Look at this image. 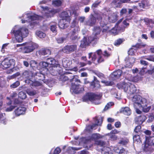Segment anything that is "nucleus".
<instances>
[{
  "label": "nucleus",
  "mask_w": 154,
  "mask_h": 154,
  "mask_svg": "<svg viewBox=\"0 0 154 154\" xmlns=\"http://www.w3.org/2000/svg\"><path fill=\"white\" fill-rule=\"evenodd\" d=\"M41 7L43 9L42 13L43 15L42 17L39 16L35 14L28 13L23 14L21 17H20V18H23L21 20L22 23H25L26 22H31L33 20L40 19L42 17L44 19L49 18L53 17L54 14L57 12L56 10L49 8L47 6L44 7L41 6Z\"/></svg>",
  "instance_id": "f257e3e1"
},
{
  "label": "nucleus",
  "mask_w": 154,
  "mask_h": 154,
  "mask_svg": "<svg viewBox=\"0 0 154 154\" xmlns=\"http://www.w3.org/2000/svg\"><path fill=\"white\" fill-rule=\"evenodd\" d=\"M11 32L14 34L16 41L20 42L22 41L23 38L27 36L28 30L25 28H19L18 26H16L12 30Z\"/></svg>",
  "instance_id": "f03ea898"
},
{
  "label": "nucleus",
  "mask_w": 154,
  "mask_h": 154,
  "mask_svg": "<svg viewBox=\"0 0 154 154\" xmlns=\"http://www.w3.org/2000/svg\"><path fill=\"white\" fill-rule=\"evenodd\" d=\"M15 48L18 52H22L25 53L31 52L35 49V47L32 43L17 44L15 46Z\"/></svg>",
  "instance_id": "7ed1b4c3"
},
{
  "label": "nucleus",
  "mask_w": 154,
  "mask_h": 154,
  "mask_svg": "<svg viewBox=\"0 0 154 154\" xmlns=\"http://www.w3.org/2000/svg\"><path fill=\"white\" fill-rule=\"evenodd\" d=\"M72 79H69L72 82L71 91L75 94L79 93L84 90V88L80 85L77 84V82H80V81L73 75L72 76Z\"/></svg>",
  "instance_id": "20e7f679"
},
{
  "label": "nucleus",
  "mask_w": 154,
  "mask_h": 154,
  "mask_svg": "<svg viewBox=\"0 0 154 154\" xmlns=\"http://www.w3.org/2000/svg\"><path fill=\"white\" fill-rule=\"evenodd\" d=\"M153 146H154V136L146 137L144 150L147 153H150L152 151Z\"/></svg>",
  "instance_id": "39448f33"
},
{
  "label": "nucleus",
  "mask_w": 154,
  "mask_h": 154,
  "mask_svg": "<svg viewBox=\"0 0 154 154\" xmlns=\"http://www.w3.org/2000/svg\"><path fill=\"white\" fill-rule=\"evenodd\" d=\"M100 97L99 96L92 93H87L83 97L84 101H87L89 100L94 103L96 104H98L100 103Z\"/></svg>",
  "instance_id": "423d86ee"
},
{
  "label": "nucleus",
  "mask_w": 154,
  "mask_h": 154,
  "mask_svg": "<svg viewBox=\"0 0 154 154\" xmlns=\"http://www.w3.org/2000/svg\"><path fill=\"white\" fill-rule=\"evenodd\" d=\"M123 86L125 91L130 94L136 93L137 91L135 85L130 82H127Z\"/></svg>",
  "instance_id": "0eeeda50"
},
{
  "label": "nucleus",
  "mask_w": 154,
  "mask_h": 154,
  "mask_svg": "<svg viewBox=\"0 0 154 154\" xmlns=\"http://www.w3.org/2000/svg\"><path fill=\"white\" fill-rule=\"evenodd\" d=\"M103 136L98 133H94L90 137V140H94L95 143L97 145L101 146H104L105 145V142L101 140H98L99 139L102 138Z\"/></svg>",
  "instance_id": "6e6552de"
},
{
  "label": "nucleus",
  "mask_w": 154,
  "mask_h": 154,
  "mask_svg": "<svg viewBox=\"0 0 154 154\" xmlns=\"http://www.w3.org/2000/svg\"><path fill=\"white\" fill-rule=\"evenodd\" d=\"M138 107L140 108L141 107L144 112H149L151 109V106H149L146 107L147 105V102L146 99L141 97Z\"/></svg>",
  "instance_id": "1a4fd4ad"
},
{
  "label": "nucleus",
  "mask_w": 154,
  "mask_h": 154,
  "mask_svg": "<svg viewBox=\"0 0 154 154\" xmlns=\"http://www.w3.org/2000/svg\"><path fill=\"white\" fill-rule=\"evenodd\" d=\"M15 60L13 59H5L1 63V67L3 69L9 67L11 65H14Z\"/></svg>",
  "instance_id": "9d476101"
},
{
  "label": "nucleus",
  "mask_w": 154,
  "mask_h": 154,
  "mask_svg": "<svg viewBox=\"0 0 154 154\" xmlns=\"http://www.w3.org/2000/svg\"><path fill=\"white\" fill-rule=\"evenodd\" d=\"M97 54L98 55V58L97 61V62L100 63L104 61V59L103 56L108 57L110 55V53H108L107 51H105L102 54V51L100 49L97 50L96 51Z\"/></svg>",
  "instance_id": "9b49d317"
},
{
  "label": "nucleus",
  "mask_w": 154,
  "mask_h": 154,
  "mask_svg": "<svg viewBox=\"0 0 154 154\" xmlns=\"http://www.w3.org/2000/svg\"><path fill=\"white\" fill-rule=\"evenodd\" d=\"M71 15V11L68 10L67 11H63L60 14V17L62 18V19H64L65 21H70L71 17L70 16Z\"/></svg>",
  "instance_id": "f8f14e48"
},
{
  "label": "nucleus",
  "mask_w": 154,
  "mask_h": 154,
  "mask_svg": "<svg viewBox=\"0 0 154 154\" xmlns=\"http://www.w3.org/2000/svg\"><path fill=\"white\" fill-rule=\"evenodd\" d=\"M117 14L116 13L110 12L108 16H106L105 19L106 20H108L110 22H115L117 20Z\"/></svg>",
  "instance_id": "ddd939ff"
},
{
  "label": "nucleus",
  "mask_w": 154,
  "mask_h": 154,
  "mask_svg": "<svg viewBox=\"0 0 154 154\" xmlns=\"http://www.w3.org/2000/svg\"><path fill=\"white\" fill-rule=\"evenodd\" d=\"M76 48V46L75 45H67L63 48L62 51L64 53L69 54L75 50Z\"/></svg>",
  "instance_id": "4468645a"
},
{
  "label": "nucleus",
  "mask_w": 154,
  "mask_h": 154,
  "mask_svg": "<svg viewBox=\"0 0 154 154\" xmlns=\"http://www.w3.org/2000/svg\"><path fill=\"white\" fill-rule=\"evenodd\" d=\"M96 21V17H94L93 15H91L88 20L84 23V24L90 26H93L95 24Z\"/></svg>",
  "instance_id": "2eb2a0df"
},
{
  "label": "nucleus",
  "mask_w": 154,
  "mask_h": 154,
  "mask_svg": "<svg viewBox=\"0 0 154 154\" xmlns=\"http://www.w3.org/2000/svg\"><path fill=\"white\" fill-rule=\"evenodd\" d=\"M125 61L126 62V66L131 68L133 64L135 61V60L133 57L129 58L128 57H127L125 58Z\"/></svg>",
  "instance_id": "dca6fc26"
},
{
  "label": "nucleus",
  "mask_w": 154,
  "mask_h": 154,
  "mask_svg": "<svg viewBox=\"0 0 154 154\" xmlns=\"http://www.w3.org/2000/svg\"><path fill=\"white\" fill-rule=\"evenodd\" d=\"M141 97L140 96L137 95H134L133 97L132 100L134 103V107H138Z\"/></svg>",
  "instance_id": "f3484780"
},
{
  "label": "nucleus",
  "mask_w": 154,
  "mask_h": 154,
  "mask_svg": "<svg viewBox=\"0 0 154 154\" xmlns=\"http://www.w3.org/2000/svg\"><path fill=\"white\" fill-rule=\"evenodd\" d=\"M69 22L65 21L64 19H61L59 23V26L60 29H64L69 26Z\"/></svg>",
  "instance_id": "a211bd4d"
},
{
  "label": "nucleus",
  "mask_w": 154,
  "mask_h": 154,
  "mask_svg": "<svg viewBox=\"0 0 154 154\" xmlns=\"http://www.w3.org/2000/svg\"><path fill=\"white\" fill-rule=\"evenodd\" d=\"M94 121L95 124L92 125L91 126H89L87 128V130H89L88 129V128H90L92 129L97 125H100L102 122V119L100 118L99 119L95 118Z\"/></svg>",
  "instance_id": "6ab92c4d"
},
{
  "label": "nucleus",
  "mask_w": 154,
  "mask_h": 154,
  "mask_svg": "<svg viewBox=\"0 0 154 154\" xmlns=\"http://www.w3.org/2000/svg\"><path fill=\"white\" fill-rule=\"evenodd\" d=\"M122 71L119 69L114 71L111 75V77L113 79L119 78L121 76Z\"/></svg>",
  "instance_id": "aec40b11"
},
{
  "label": "nucleus",
  "mask_w": 154,
  "mask_h": 154,
  "mask_svg": "<svg viewBox=\"0 0 154 154\" xmlns=\"http://www.w3.org/2000/svg\"><path fill=\"white\" fill-rule=\"evenodd\" d=\"M26 110L25 108L20 106L17 108L15 110V112L16 115L18 116L24 114Z\"/></svg>",
  "instance_id": "412c9836"
},
{
  "label": "nucleus",
  "mask_w": 154,
  "mask_h": 154,
  "mask_svg": "<svg viewBox=\"0 0 154 154\" xmlns=\"http://www.w3.org/2000/svg\"><path fill=\"white\" fill-rule=\"evenodd\" d=\"M120 112L125 115L127 116L130 115L131 113V110L130 109V108L128 107L121 108L120 110Z\"/></svg>",
  "instance_id": "4be33fe9"
},
{
  "label": "nucleus",
  "mask_w": 154,
  "mask_h": 154,
  "mask_svg": "<svg viewBox=\"0 0 154 154\" xmlns=\"http://www.w3.org/2000/svg\"><path fill=\"white\" fill-rule=\"evenodd\" d=\"M93 54V53L92 52L90 53L89 54V56H88V58L90 59V58H91V61H88V64L89 65H91V63L92 62L93 63H94L97 64V63L96 62L95 60H96V56L95 55V54H93V56L92 57V55Z\"/></svg>",
  "instance_id": "5701e85b"
},
{
  "label": "nucleus",
  "mask_w": 154,
  "mask_h": 154,
  "mask_svg": "<svg viewBox=\"0 0 154 154\" xmlns=\"http://www.w3.org/2000/svg\"><path fill=\"white\" fill-rule=\"evenodd\" d=\"M89 45V43L88 42V41L87 40V38L84 37L81 41L80 46L82 48H84L85 46L88 45Z\"/></svg>",
  "instance_id": "b1692460"
},
{
  "label": "nucleus",
  "mask_w": 154,
  "mask_h": 154,
  "mask_svg": "<svg viewBox=\"0 0 154 154\" xmlns=\"http://www.w3.org/2000/svg\"><path fill=\"white\" fill-rule=\"evenodd\" d=\"M40 53L42 55H46L50 54L51 52L50 50L46 49H42L40 51Z\"/></svg>",
  "instance_id": "393cba45"
},
{
  "label": "nucleus",
  "mask_w": 154,
  "mask_h": 154,
  "mask_svg": "<svg viewBox=\"0 0 154 154\" xmlns=\"http://www.w3.org/2000/svg\"><path fill=\"white\" fill-rule=\"evenodd\" d=\"M101 31V29L99 27H94L93 29V35L97 36L100 34Z\"/></svg>",
  "instance_id": "a878e982"
},
{
  "label": "nucleus",
  "mask_w": 154,
  "mask_h": 154,
  "mask_svg": "<svg viewBox=\"0 0 154 154\" xmlns=\"http://www.w3.org/2000/svg\"><path fill=\"white\" fill-rule=\"evenodd\" d=\"M122 3L120 0H114L112 3V5L116 7L120 6Z\"/></svg>",
  "instance_id": "bb28decb"
},
{
  "label": "nucleus",
  "mask_w": 154,
  "mask_h": 154,
  "mask_svg": "<svg viewBox=\"0 0 154 154\" xmlns=\"http://www.w3.org/2000/svg\"><path fill=\"white\" fill-rule=\"evenodd\" d=\"M37 79L38 80L43 81L45 78V75L41 72H36L35 74Z\"/></svg>",
  "instance_id": "cd10ccee"
},
{
  "label": "nucleus",
  "mask_w": 154,
  "mask_h": 154,
  "mask_svg": "<svg viewBox=\"0 0 154 154\" xmlns=\"http://www.w3.org/2000/svg\"><path fill=\"white\" fill-rule=\"evenodd\" d=\"M134 142L135 143L137 144L141 143V141L140 139V137L139 135H135L133 137Z\"/></svg>",
  "instance_id": "c85d7f7f"
},
{
  "label": "nucleus",
  "mask_w": 154,
  "mask_h": 154,
  "mask_svg": "<svg viewBox=\"0 0 154 154\" xmlns=\"http://www.w3.org/2000/svg\"><path fill=\"white\" fill-rule=\"evenodd\" d=\"M149 5V2L146 0H143L141 3H139V5L141 8H145L147 6Z\"/></svg>",
  "instance_id": "c756f323"
},
{
  "label": "nucleus",
  "mask_w": 154,
  "mask_h": 154,
  "mask_svg": "<svg viewBox=\"0 0 154 154\" xmlns=\"http://www.w3.org/2000/svg\"><path fill=\"white\" fill-rule=\"evenodd\" d=\"M23 75L27 78L30 79L32 76V72L30 71H25L23 72Z\"/></svg>",
  "instance_id": "7c9ffc66"
},
{
  "label": "nucleus",
  "mask_w": 154,
  "mask_h": 154,
  "mask_svg": "<svg viewBox=\"0 0 154 154\" xmlns=\"http://www.w3.org/2000/svg\"><path fill=\"white\" fill-rule=\"evenodd\" d=\"M92 35V36H90L88 38V41L89 44L93 41H96L99 38V36H98L94 35L93 34Z\"/></svg>",
  "instance_id": "2f4dec72"
},
{
  "label": "nucleus",
  "mask_w": 154,
  "mask_h": 154,
  "mask_svg": "<svg viewBox=\"0 0 154 154\" xmlns=\"http://www.w3.org/2000/svg\"><path fill=\"white\" fill-rule=\"evenodd\" d=\"M110 150V149L109 147H104L102 150V154H113L111 152L109 153Z\"/></svg>",
  "instance_id": "473e14b6"
},
{
  "label": "nucleus",
  "mask_w": 154,
  "mask_h": 154,
  "mask_svg": "<svg viewBox=\"0 0 154 154\" xmlns=\"http://www.w3.org/2000/svg\"><path fill=\"white\" fill-rule=\"evenodd\" d=\"M26 91V93L29 96H34L35 95L36 93V91L34 90H32L30 89H27Z\"/></svg>",
  "instance_id": "72a5a7b5"
},
{
  "label": "nucleus",
  "mask_w": 154,
  "mask_h": 154,
  "mask_svg": "<svg viewBox=\"0 0 154 154\" xmlns=\"http://www.w3.org/2000/svg\"><path fill=\"white\" fill-rule=\"evenodd\" d=\"M114 150L116 152L118 153L119 154H126L125 150L123 148L119 150L118 148L115 147Z\"/></svg>",
  "instance_id": "f704fd0d"
},
{
  "label": "nucleus",
  "mask_w": 154,
  "mask_h": 154,
  "mask_svg": "<svg viewBox=\"0 0 154 154\" xmlns=\"http://www.w3.org/2000/svg\"><path fill=\"white\" fill-rule=\"evenodd\" d=\"M57 23H55L50 24V29L53 32L55 33L57 32Z\"/></svg>",
  "instance_id": "c9c22d12"
},
{
  "label": "nucleus",
  "mask_w": 154,
  "mask_h": 154,
  "mask_svg": "<svg viewBox=\"0 0 154 154\" xmlns=\"http://www.w3.org/2000/svg\"><path fill=\"white\" fill-rule=\"evenodd\" d=\"M146 119V116L144 115H141L138 117V121L139 124H142Z\"/></svg>",
  "instance_id": "e433bc0d"
},
{
  "label": "nucleus",
  "mask_w": 154,
  "mask_h": 154,
  "mask_svg": "<svg viewBox=\"0 0 154 154\" xmlns=\"http://www.w3.org/2000/svg\"><path fill=\"white\" fill-rule=\"evenodd\" d=\"M108 135L109 136L110 139L112 140H117V137L114 134H112L111 133H108L105 135V136Z\"/></svg>",
  "instance_id": "4c0bfd02"
},
{
  "label": "nucleus",
  "mask_w": 154,
  "mask_h": 154,
  "mask_svg": "<svg viewBox=\"0 0 154 154\" xmlns=\"http://www.w3.org/2000/svg\"><path fill=\"white\" fill-rule=\"evenodd\" d=\"M36 35L40 38H43L46 36V34L41 31H37L36 32Z\"/></svg>",
  "instance_id": "58836bf2"
},
{
  "label": "nucleus",
  "mask_w": 154,
  "mask_h": 154,
  "mask_svg": "<svg viewBox=\"0 0 154 154\" xmlns=\"http://www.w3.org/2000/svg\"><path fill=\"white\" fill-rule=\"evenodd\" d=\"M42 85V84L38 81H36L33 82L32 86L35 87L36 88H40Z\"/></svg>",
  "instance_id": "ea45409f"
},
{
  "label": "nucleus",
  "mask_w": 154,
  "mask_h": 154,
  "mask_svg": "<svg viewBox=\"0 0 154 154\" xmlns=\"http://www.w3.org/2000/svg\"><path fill=\"white\" fill-rule=\"evenodd\" d=\"M18 97L21 99H24L26 97V94L23 92L20 91L18 94Z\"/></svg>",
  "instance_id": "a19ab883"
},
{
  "label": "nucleus",
  "mask_w": 154,
  "mask_h": 154,
  "mask_svg": "<svg viewBox=\"0 0 154 154\" xmlns=\"http://www.w3.org/2000/svg\"><path fill=\"white\" fill-rule=\"evenodd\" d=\"M46 61L48 65H53L55 63V60L53 58H50L47 59Z\"/></svg>",
  "instance_id": "79ce46f5"
},
{
  "label": "nucleus",
  "mask_w": 154,
  "mask_h": 154,
  "mask_svg": "<svg viewBox=\"0 0 154 154\" xmlns=\"http://www.w3.org/2000/svg\"><path fill=\"white\" fill-rule=\"evenodd\" d=\"M61 4V2L60 0H56L52 2V4L56 6H59Z\"/></svg>",
  "instance_id": "37998d69"
},
{
  "label": "nucleus",
  "mask_w": 154,
  "mask_h": 154,
  "mask_svg": "<svg viewBox=\"0 0 154 154\" xmlns=\"http://www.w3.org/2000/svg\"><path fill=\"white\" fill-rule=\"evenodd\" d=\"M97 19H100L101 20V21L100 23V27H104V26H106V22L103 21V20H102L103 18L102 17V16H100V17H97Z\"/></svg>",
  "instance_id": "c03bdc74"
},
{
  "label": "nucleus",
  "mask_w": 154,
  "mask_h": 154,
  "mask_svg": "<svg viewBox=\"0 0 154 154\" xmlns=\"http://www.w3.org/2000/svg\"><path fill=\"white\" fill-rule=\"evenodd\" d=\"M101 82L106 86H111L113 84V82H112L107 81L105 80L101 81Z\"/></svg>",
  "instance_id": "a18cd8bd"
},
{
  "label": "nucleus",
  "mask_w": 154,
  "mask_h": 154,
  "mask_svg": "<svg viewBox=\"0 0 154 154\" xmlns=\"http://www.w3.org/2000/svg\"><path fill=\"white\" fill-rule=\"evenodd\" d=\"M20 84V83L19 82L17 81L15 82L11 85H10V87L11 88H15L19 86Z\"/></svg>",
  "instance_id": "49530a36"
},
{
  "label": "nucleus",
  "mask_w": 154,
  "mask_h": 154,
  "mask_svg": "<svg viewBox=\"0 0 154 154\" xmlns=\"http://www.w3.org/2000/svg\"><path fill=\"white\" fill-rule=\"evenodd\" d=\"M79 31L80 28L79 26L75 27L74 29L72 30V34L75 35Z\"/></svg>",
  "instance_id": "de8ad7c7"
},
{
  "label": "nucleus",
  "mask_w": 154,
  "mask_h": 154,
  "mask_svg": "<svg viewBox=\"0 0 154 154\" xmlns=\"http://www.w3.org/2000/svg\"><path fill=\"white\" fill-rule=\"evenodd\" d=\"M39 65L43 68H46L48 66V64L47 61L41 62L39 63Z\"/></svg>",
  "instance_id": "09e8293b"
},
{
  "label": "nucleus",
  "mask_w": 154,
  "mask_h": 154,
  "mask_svg": "<svg viewBox=\"0 0 154 154\" xmlns=\"http://www.w3.org/2000/svg\"><path fill=\"white\" fill-rule=\"evenodd\" d=\"M111 32L114 34H117L119 32L117 26L116 25L115 27L112 28L111 30Z\"/></svg>",
  "instance_id": "8fccbe9b"
},
{
  "label": "nucleus",
  "mask_w": 154,
  "mask_h": 154,
  "mask_svg": "<svg viewBox=\"0 0 154 154\" xmlns=\"http://www.w3.org/2000/svg\"><path fill=\"white\" fill-rule=\"evenodd\" d=\"M65 40V38L63 37L58 38H56L57 42L58 43H63Z\"/></svg>",
  "instance_id": "3c124183"
},
{
  "label": "nucleus",
  "mask_w": 154,
  "mask_h": 154,
  "mask_svg": "<svg viewBox=\"0 0 154 154\" xmlns=\"http://www.w3.org/2000/svg\"><path fill=\"white\" fill-rule=\"evenodd\" d=\"M37 63L34 60H32L30 61V65L31 67H35L37 66Z\"/></svg>",
  "instance_id": "603ef678"
},
{
  "label": "nucleus",
  "mask_w": 154,
  "mask_h": 154,
  "mask_svg": "<svg viewBox=\"0 0 154 154\" xmlns=\"http://www.w3.org/2000/svg\"><path fill=\"white\" fill-rule=\"evenodd\" d=\"M146 45H141L139 43H137L135 45L132 46L134 47H136L137 48H140L142 47H144Z\"/></svg>",
  "instance_id": "864d4df0"
},
{
  "label": "nucleus",
  "mask_w": 154,
  "mask_h": 154,
  "mask_svg": "<svg viewBox=\"0 0 154 154\" xmlns=\"http://www.w3.org/2000/svg\"><path fill=\"white\" fill-rule=\"evenodd\" d=\"M113 105V103L112 102L108 103L105 106L104 110H107L111 106H112Z\"/></svg>",
  "instance_id": "5fc2aeb1"
},
{
  "label": "nucleus",
  "mask_w": 154,
  "mask_h": 154,
  "mask_svg": "<svg viewBox=\"0 0 154 154\" xmlns=\"http://www.w3.org/2000/svg\"><path fill=\"white\" fill-rule=\"evenodd\" d=\"M141 131V126L140 125H138L136 126L134 130L135 132L137 133L140 132Z\"/></svg>",
  "instance_id": "6e6d98bb"
},
{
  "label": "nucleus",
  "mask_w": 154,
  "mask_h": 154,
  "mask_svg": "<svg viewBox=\"0 0 154 154\" xmlns=\"http://www.w3.org/2000/svg\"><path fill=\"white\" fill-rule=\"evenodd\" d=\"M28 79H26L25 81V82L26 84L30 85L31 86H32L33 82L30 80L29 78H27Z\"/></svg>",
  "instance_id": "4d7b16f0"
},
{
  "label": "nucleus",
  "mask_w": 154,
  "mask_h": 154,
  "mask_svg": "<svg viewBox=\"0 0 154 154\" xmlns=\"http://www.w3.org/2000/svg\"><path fill=\"white\" fill-rule=\"evenodd\" d=\"M122 40L121 39H119L116 41L114 43L115 45L118 46L121 44L122 42Z\"/></svg>",
  "instance_id": "13d9d810"
},
{
  "label": "nucleus",
  "mask_w": 154,
  "mask_h": 154,
  "mask_svg": "<svg viewBox=\"0 0 154 154\" xmlns=\"http://www.w3.org/2000/svg\"><path fill=\"white\" fill-rule=\"evenodd\" d=\"M116 25L119 32L120 31L123 32L125 30V27H124L123 26L120 27L117 24H116Z\"/></svg>",
  "instance_id": "bf43d9fd"
},
{
  "label": "nucleus",
  "mask_w": 154,
  "mask_h": 154,
  "mask_svg": "<svg viewBox=\"0 0 154 154\" xmlns=\"http://www.w3.org/2000/svg\"><path fill=\"white\" fill-rule=\"evenodd\" d=\"M85 17L84 16H81L79 17L78 20L80 22V23H84L85 22H84L85 20Z\"/></svg>",
  "instance_id": "052dcab7"
},
{
  "label": "nucleus",
  "mask_w": 154,
  "mask_h": 154,
  "mask_svg": "<svg viewBox=\"0 0 154 154\" xmlns=\"http://www.w3.org/2000/svg\"><path fill=\"white\" fill-rule=\"evenodd\" d=\"M15 106H11L9 107H7L6 109V111L7 112H10L12 111L15 108Z\"/></svg>",
  "instance_id": "680f3d73"
},
{
  "label": "nucleus",
  "mask_w": 154,
  "mask_h": 154,
  "mask_svg": "<svg viewBox=\"0 0 154 154\" xmlns=\"http://www.w3.org/2000/svg\"><path fill=\"white\" fill-rule=\"evenodd\" d=\"M61 81L63 82H65L69 80V77L66 76H62L60 78Z\"/></svg>",
  "instance_id": "e2e57ef3"
},
{
  "label": "nucleus",
  "mask_w": 154,
  "mask_h": 154,
  "mask_svg": "<svg viewBox=\"0 0 154 154\" xmlns=\"http://www.w3.org/2000/svg\"><path fill=\"white\" fill-rule=\"evenodd\" d=\"M127 82H123L122 84L121 83L120 84H118L117 85V86L118 88L120 89L121 88H123L124 89V87L123 86V85H125V84H126Z\"/></svg>",
  "instance_id": "0e129e2a"
},
{
  "label": "nucleus",
  "mask_w": 154,
  "mask_h": 154,
  "mask_svg": "<svg viewBox=\"0 0 154 154\" xmlns=\"http://www.w3.org/2000/svg\"><path fill=\"white\" fill-rule=\"evenodd\" d=\"M128 140H122L119 142L120 144H122L123 145H126L128 142Z\"/></svg>",
  "instance_id": "69168bd1"
},
{
  "label": "nucleus",
  "mask_w": 154,
  "mask_h": 154,
  "mask_svg": "<svg viewBox=\"0 0 154 154\" xmlns=\"http://www.w3.org/2000/svg\"><path fill=\"white\" fill-rule=\"evenodd\" d=\"M96 74L100 78L102 79L104 77V75L102 73L100 72L96 73Z\"/></svg>",
  "instance_id": "338daca9"
},
{
  "label": "nucleus",
  "mask_w": 154,
  "mask_h": 154,
  "mask_svg": "<svg viewBox=\"0 0 154 154\" xmlns=\"http://www.w3.org/2000/svg\"><path fill=\"white\" fill-rule=\"evenodd\" d=\"M60 152V149L59 147H57L55 149L54 154H59Z\"/></svg>",
  "instance_id": "774afa93"
}]
</instances>
